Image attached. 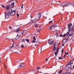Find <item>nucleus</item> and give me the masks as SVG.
<instances>
[{
  "label": "nucleus",
  "instance_id": "obj_30",
  "mask_svg": "<svg viewBox=\"0 0 74 74\" xmlns=\"http://www.w3.org/2000/svg\"><path fill=\"white\" fill-rule=\"evenodd\" d=\"M13 47H14V44L12 45V46H11L10 47V48H12Z\"/></svg>",
  "mask_w": 74,
  "mask_h": 74
},
{
  "label": "nucleus",
  "instance_id": "obj_36",
  "mask_svg": "<svg viewBox=\"0 0 74 74\" xmlns=\"http://www.w3.org/2000/svg\"><path fill=\"white\" fill-rule=\"evenodd\" d=\"M71 30L72 32H74V29H71Z\"/></svg>",
  "mask_w": 74,
  "mask_h": 74
},
{
  "label": "nucleus",
  "instance_id": "obj_7",
  "mask_svg": "<svg viewBox=\"0 0 74 74\" xmlns=\"http://www.w3.org/2000/svg\"><path fill=\"white\" fill-rule=\"evenodd\" d=\"M25 66V64L23 63H21V65L18 66V68H22V67Z\"/></svg>",
  "mask_w": 74,
  "mask_h": 74
},
{
  "label": "nucleus",
  "instance_id": "obj_6",
  "mask_svg": "<svg viewBox=\"0 0 74 74\" xmlns=\"http://www.w3.org/2000/svg\"><path fill=\"white\" fill-rule=\"evenodd\" d=\"M72 23H71L70 24H69L68 25V30L69 32H70V30H71V26H72Z\"/></svg>",
  "mask_w": 74,
  "mask_h": 74
},
{
  "label": "nucleus",
  "instance_id": "obj_54",
  "mask_svg": "<svg viewBox=\"0 0 74 74\" xmlns=\"http://www.w3.org/2000/svg\"><path fill=\"white\" fill-rule=\"evenodd\" d=\"M64 55H65V56H66V53H65V54H64Z\"/></svg>",
  "mask_w": 74,
  "mask_h": 74
},
{
  "label": "nucleus",
  "instance_id": "obj_57",
  "mask_svg": "<svg viewBox=\"0 0 74 74\" xmlns=\"http://www.w3.org/2000/svg\"><path fill=\"white\" fill-rule=\"evenodd\" d=\"M58 2H59V3H61V2H60V1H58Z\"/></svg>",
  "mask_w": 74,
  "mask_h": 74
},
{
  "label": "nucleus",
  "instance_id": "obj_18",
  "mask_svg": "<svg viewBox=\"0 0 74 74\" xmlns=\"http://www.w3.org/2000/svg\"><path fill=\"white\" fill-rule=\"evenodd\" d=\"M35 27H38V26H37V24H35Z\"/></svg>",
  "mask_w": 74,
  "mask_h": 74
},
{
  "label": "nucleus",
  "instance_id": "obj_24",
  "mask_svg": "<svg viewBox=\"0 0 74 74\" xmlns=\"http://www.w3.org/2000/svg\"><path fill=\"white\" fill-rule=\"evenodd\" d=\"M32 43H34V42H36V41L34 40L33 39L32 41Z\"/></svg>",
  "mask_w": 74,
  "mask_h": 74
},
{
  "label": "nucleus",
  "instance_id": "obj_28",
  "mask_svg": "<svg viewBox=\"0 0 74 74\" xmlns=\"http://www.w3.org/2000/svg\"><path fill=\"white\" fill-rule=\"evenodd\" d=\"M62 72V70H61V71H60L59 72V73L60 74V73H61Z\"/></svg>",
  "mask_w": 74,
  "mask_h": 74
},
{
  "label": "nucleus",
  "instance_id": "obj_49",
  "mask_svg": "<svg viewBox=\"0 0 74 74\" xmlns=\"http://www.w3.org/2000/svg\"><path fill=\"white\" fill-rule=\"evenodd\" d=\"M66 55H69V53H68V52H67L66 53Z\"/></svg>",
  "mask_w": 74,
  "mask_h": 74
},
{
  "label": "nucleus",
  "instance_id": "obj_2",
  "mask_svg": "<svg viewBox=\"0 0 74 74\" xmlns=\"http://www.w3.org/2000/svg\"><path fill=\"white\" fill-rule=\"evenodd\" d=\"M41 18V13H39L36 14L35 19L36 21H38Z\"/></svg>",
  "mask_w": 74,
  "mask_h": 74
},
{
  "label": "nucleus",
  "instance_id": "obj_8",
  "mask_svg": "<svg viewBox=\"0 0 74 74\" xmlns=\"http://www.w3.org/2000/svg\"><path fill=\"white\" fill-rule=\"evenodd\" d=\"M65 7H68L70 5V4H69V3L67 2H65Z\"/></svg>",
  "mask_w": 74,
  "mask_h": 74
},
{
  "label": "nucleus",
  "instance_id": "obj_9",
  "mask_svg": "<svg viewBox=\"0 0 74 74\" xmlns=\"http://www.w3.org/2000/svg\"><path fill=\"white\" fill-rule=\"evenodd\" d=\"M59 42L57 41L55 42L54 44V46H56V45H59Z\"/></svg>",
  "mask_w": 74,
  "mask_h": 74
},
{
  "label": "nucleus",
  "instance_id": "obj_48",
  "mask_svg": "<svg viewBox=\"0 0 74 74\" xmlns=\"http://www.w3.org/2000/svg\"><path fill=\"white\" fill-rule=\"evenodd\" d=\"M16 32L17 33H19V32H18V31H16Z\"/></svg>",
  "mask_w": 74,
  "mask_h": 74
},
{
  "label": "nucleus",
  "instance_id": "obj_64",
  "mask_svg": "<svg viewBox=\"0 0 74 74\" xmlns=\"http://www.w3.org/2000/svg\"><path fill=\"white\" fill-rule=\"evenodd\" d=\"M73 25H74V24H73Z\"/></svg>",
  "mask_w": 74,
  "mask_h": 74
},
{
  "label": "nucleus",
  "instance_id": "obj_60",
  "mask_svg": "<svg viewBox=\"0 0 74 74\" xmlns=\"http://www.w3.org/2000/svg\"><path fill=\"white\" fill-rule=\"evenodd\" d=\"M40 67H40V66H39V69H40Z\"/></svg>",
  "mask_w": 74,
  "mask_h": 74
},
{
  "label": "nucleus",
  "instance_id": "obj_53",
  "mask_svg": "<svg viewBox=\"0 0 74 74\" xmlns=\"http://www.w3.org/2000/svg\"><path fill=\"white\" fill-rule=\"evenodd\" d=\"M55 32H58V30H56Z\"/></svg>",
  "mask_w": 74,
  "mask_h": 74
},
{
  "label": "nucleus",
  "instance_id": "obj_1",
  "mask_svg": "<svg viewBox=\"0 0 74 74\" xmlns=\"http://www.w3.org/2000/svg\"><path fill=\"white\" fill-rule=\"evenodd\" d=\"M13 9H14V11L10 9L8 14L6 12H5V18L8 19L9 18V15L10 16H14L15 14V11L16 10V8L14 7L13 8Z\"/></svg>",
  "mask_w": 74,
  "mask_h": 74
},
{
  "label": "nucleus",
  "instance_id": "obj_40",
  "mask_svg": "<svg viewBox=\"0 0 74 74\" xmlns=\"http://www.w3.org/2000/svg\"><path fill=\"white\" fill-rule=\"evenodd\" d=\"M69 37H68V38H67V39H66V41H67V40H69Z\"/></svg>",
  "mask_w": 74,
  "mask_h": 74
},
{
  "label": "nucleus",
  "instance_id": "obj_13",
  "mask_svg": "<svg viewBox=\"0 0 74 74\" xmlns=\"http://www.w3.org/2000/svg\"><path fill=\"white\" fill-rule=\"evenodd\" d=\"M56 52L55 51L54 52V53H55V55H56V56H57V54H58V51H56Z\"/></svg>",
  "mask_w": 74,
  "mask_h": 74
},
{
  "label": "nucleus",
  "instance_id": "obj_10",
  "mask_svg": "<svg viewBox=\"0 0 74 74\" xmlns=\"http://www.w3.org/2000/svg\"><path fill=\"white\" fill-rule=\"evenodd\" d=\"M21 36L20 35H18V34H17V36H16V38H15V39L16 40H18L19 37Z\"/></svg>",
  "mask_w": 74,
  "mask_h": 74
},
{
  "label": "nucleus",
  "instance_id": "obj_41",
  "mask_svg": "<svg viewBox=\"0 0 74 74\" xmlns=\"http://www.w3.org/2000/svg\"><path fill=\"white\" fill-rule=\"evenodd\" d=\"M17 16L18 17L19 16V14H17Z\"/></svg>",
  "mask_w": 74,
  "mask_h": 74
},
{
  "label": "nucleus",
  "instance_id": "obj_17",
  "mask_svg": "<svg viewBox=\"0 0 74 74\" xmlns=\"http://www.w3.org/2000/svg\"><path fill=\"white\" fill-rule=\"evenodd\" d=\"M25 40L27 42H29V39H25Z\"/></svg>",
  "mask_w": 74,
  "mask_h": 74
},
{
  "label": "nucleus",
  "instance_id": "obj_43",
  "mask_svg": "<svg viewBox=\"0 0 74 74\" xmlns=\"http://www.w3.org/2000/svg\"><path fill=\"white\" fill-rule=\"evenodd\" d=\"M26 40L25 39H23V41H24V42H25V41Z\"/></svg>",
  "mask_w": 74,
  "mask_h": 74
},
{
  "label": "nucleus",
  "instance_id": "obj_27",
  "mask_svg": "<svg viewBox=\"0 0 74 74\" xmlns=\"http://www.w3.org/2000/svg\"><path fill=\"white\" fill-rule=\"evenodd\" d=\"M70 34V33H69V32H67L66 33V35H67V36H69V34Z\"/></svg>",
  "mask_w": 74,
  "mask_h": 74
},
{
  "label": "nucleus",
  "instance_id": "obj_39",
  "mask_svg": "<svg viewBox=\"0 0 74 74\" xmlns=\"http://www.w3.org/2000/svg\"><path fill=\"white\" fill-rule=\"evenodd\" d=\"M9 28H10V29H12V28L11 27L9 26Z\"/></svg>",
  "mask_w": 74,
  "mask_h": 74
},
{
  "label": "nucleus",
  "instance_id": "obj_21",
  "mask_svg": "<svg viewBox=\"0 0 74 74\" xmlns=\"http://www.w3.org/2000/svg\"><path fill=\"white\" fill-rule=\"evenodd\" d=\"M21 48H23L24 47V45H21Z\"/></svg>",
  "mask_w": 74,
  "mask_h": 74
},
{
  "label": "nucleus",
  "instance_id": "obj_42",
  "mask_svg": "<svg viewBox=\"0 0 74 74\" xmlns=\"http://www.w3.org/2000/svg\"><path fill=\"white\" fill-rule=\"evenodd\" d=\"M52 27H53L52 26H51V27H50V29H52Z\"/></svg>",
  "mask_w": 74,
  "mask_h": 74
},
{
  "label": "nucleus",
  "instance_id": "obj_31",
  "mask_svg": "<svg viewBox=\"0 0 74 74\" xmlns=\"http://www.w3.org/2000/svg\"><path fill=\"white\" fill-rule=\"evenodd\" d=\"M41 31V29H40L39 30H38L37 31V33H38V32H40V31Z\"/></svg>",
  "mask_w": 74,
  "mask_h": 74
},
{
  "label": "nucleus",
  "instance_id": "obj_46",
  "mask_svg": "<svg viewBox=\"0 0 74 74\" xmlns=\"http://www.w3.org/2000/svg\"><path fill=\"white\" fill-rule=\"evenodd\" d=\"M23 5H22L21 6V8H23Z\"/></svg>",
  "mask_w": 74,
  "mask_h": 74
},
{
  "label": "nucleus",
  "instance_id": "obj_11",
  "mask_svg": "<svg viewBox=\"0 0 74 74\" xmlns=\"http://www.w3.org/2000/svg\"><path fill=\"white\" fill-rule=\"evenodd\" d=\"M61 5L62 6V7H65V3L64 2L63 3H62L61 4Z\"/></svg>",
  "mask_w": 74,
  "mask_h": 74
},
{
  "label": "nucleus",
  "instance_id": "obj_20",
  "mask_svg": "<svg viewBox=\"0 0 74 74\" xmlns=\"http://www.w3.org/2000/svg\"><path fill=\"white\" fill-rule=\"evenodd\" d=\"M41 69V67H40V68H39V67L38 66H37L36 68L37 70H38V69Z\"/></svg>",
  "mask_w": 74,
  "mask_h": 74
},
{
  "label": "nucleus",
  "instance_id": "obj_61",
  "mask_svg": "<svg viewBox=\"0 0 74 74\" xmlns=\"http://www.w3.org/2000/svg\"><path fill=\"white\" fill-rule=\"evenodd\" d=\"M74 61V59L73 60V61Z\"/></svg>",
  "mask_w": 74,
  "mask_h": 74
},
{
  "label": "nucleus",
  "instance_id": "obj_16",
  "mask_svg": "<svg viewBox=\"0 0 74 74\" xmlns=\"http://www.w3.org/2000/svg\"><path fill=\"white\" fill-rule=\"evenodd\" d=\"M55 49H56V47H55V46L54 45V47L53 49V51H54Z\"/></svg>",
  "mask_w": 74,
  "mask_h": 74
},
{
  "label": "nucleus",
  "instance_id": "obj_55",
  "mask_svg": "<svg viewBox=\"0 0 74 74\" xmlns=\"http://www.w3.org/2000/svg\"><path fill=\"white\" fill-rule=\"evenodd\" d=\"M62 35H60V37H62Z\"/></svg>",
  "mask_w": 74,
  "mask_h": 74
},
{
  "label": "nucleus",
  "instance_id": "obj_3",
  "mask_svg": "<svg viewBox=\"0 0 74 74\" xmlns=\"http://www.w3.org/2000/svg\"><path fill=\"white\" fill-rule=\"evenodd\" d=\"M14 2H13V3H11V5H8L6 7V10H8L10 8H13V6L14 5Z\"/></svg>",
  "mask_w": 74,
  "mask_h": 74
},
{
  "label": "nucleus",
  "instance_id": "obj_52",
  "mask_svg": "<svg viewBox=\"0 0 74 74\" xmlns=\"http://www.w3.org/2000/svg\"><path fill=\"white\" fill-rule=\"evenodd\" d=\"M41 26H40L39 28H40V29H41Z\"/></svg>",
  "mask_w": 74,
  "mask_h": 74
},
{
  "label": "nucleus",
  "instance_id": "obj_22",
  "mask_svg": "<svg viewBox=\"0 0 74 74\" xmlns=\"http://www.w3.org/2000/svg\"><path fill=\"white\" fill-rule=\"evenodd\" d=\"M33 38L34 40H35V41H36V38H35V36H34L33 37Z\"/></svg>",
  "mask_w": 74,
  "mask_h": 74
},
{
  "label": "nucleus",
  "instance_id": "obj_12",
  "mask_svg": "<svg viewBox=\"0 0 74 74\" xmlns=\"http://www.w3.org/2000/svg\"><path fill=\"white\" fill-rule=\"evenodd\" d=\"M41 48L38 50V52L39 54H41Z\"/></svg>",
  "mask_w": 74,
  "mask_h": 74
},
{
  "label": "nucleus",
  "instance_id": "obj_5",
  "mask_svg": "<svg viewBox=\"0 0 74 74\" xmlns=\"http://www.w3.org/2000/svg\"><path fill=\"white\" fill-rule=\"evenodd\" d=\"M71 67V65L69 63V64H68L67 66H66V69L67 70L70 69V68Z\"/></svg>",
  "mask_w": 74,
  "mask_h": 74
},
{
  "label": "nucleus",
  "instance_id": "obj_51",
  "mask_svg": "<svg viewBox=\"0 0 74 74\" xmlns=\"http://www.w3.org/2000/svg\"><path fill=\"white\" fill-rule=\"evenodd\" d=\"M66 56H65V55H64L63 56V58H65V57Z\"/></svg>",
  "mask_w": 74,
  "mask_h": 74
},
{
  "label": "nucleus",
  "instance_id": "obj_25",
  "mask_svg": "<svg viewBox=\"0 0 74 74\" xmlns=\"http://www.w3.org/2000/svg\"><path fill=\"white\" fill-rule=\"evenodd\" d=\"M17 31H18V32H19L20 31V28H19L16 29Z\"/></svg>",
  "mask_w": 74,
  "mask_h": 74
},
{
  "label": "nucleus",
  "instance_id": "obj_59",
  "mask_svg": "<svg viewBox=\"0 0 74 74\" xmlns=\"http://www.w3.org/2000/svg\"><path fill=\"white\" fill-rule=\"evenodd\" d=\"M49 20H51V18H50V19H49Z\"/></svg>",
  "mask_w": 74,
  "mask_h": 74
},
{
  "label": "nucleus",
  "instance_id": "obj_38",
  "mask_svg": "<svg viewBox=\"0 0 74 74\" xmlns=\"http://www.w3.org/2000/svg\"><path fill=\"white\" fill-rule=\"evenodd\" d=\"M62 53H62H63V49H62V50L61 51Z\"/></svg>",
  "mask_w": 74,
  "mask_h": 74
},
{
  "label": "nucleus",
  "instance_id": "obj_15",
  "mask_svg": "<svg viewBox=\"0 0 74 74\" xmlns=\"http://www.w3.org/2000/svg\"><path fill=\"white\" fill-rule=\"evenodd\" d=\"M69 63L71 65L72 64H73V61H72L70 62H69Z\"/></svg>",
  "mask_w": 74,
  "mask_h": 74
},
{
  "label": "nucleus",
  "instance_id": "obj_35",
  "mask_svg": "<svg viewBox=\"0 0 74 74\" xmlns=\"http://www.w3.org/2000/svg\"><path fill=\"white\" fill-rule=\"evenodd\" d=\"M52 21H51L49 22V23H52Z\"/></svg>",
  "mask_w": 74,
  "mask_h": 74
},
{
  "label": "nucleus",
  "instance_id": "obj_62",
  "mask_svg": "<svg viewBox=\"0 0 74 74\" xmlns=\"http://www.w3.org/2000/svg\"><path fill=\"white\" fill-rule=\"evenodd\" d=\"M35 46H36V45H35Z\"/></svg>",
  "mask_w": 74,
  "mask_h": 74
},
{
  "label": "nucleus",
  "instance_id": "obj_44",
  "mask_svg": "<svg viewBox=\"0 0 74 74\" xmlns=\"http://www.w3.org/2000/svg\"><path fill=\"white\" fill-rule=\"evenodd\" d=\"M48 59H47V58H46V61H48Z\"/></svg>",
  "mask_w": 74,
  "mask_h": 74
},
{
  "label": "nucleus",
  "instance_id": "obj_26",
  "mask_svg": "<svg viewBox=\"0 0 74 74\" xmlns=\"http://www.w3.org/2000/svg\"><path fill=\"white\" fill-rule=\"evenodd\" d=\"M21 34H22V35H23L24 34V31H23Z\"/></svg>",
  "mask_w": 74,
  "mask_h": 74
},
{
  "label": "nucleus",
  "instance_id": "obj_50",
  "mask_svg": "<svg viewBox=\"0 0 74 74\" xmlns=\"http://www.w3.org/2000/svg\"><path fill=\"white\" fill-rule=\"evenodd\" d=\"M62 46H64V44H63L62 45Z\"/></svg>",
  "mask_w": 74,
  "mask_h": 74
},
{
  "label": "nucleus",
  "instance_id": "obj_34",
  "mask_svg": "<svg viewBox=\"0 0 74 74\" xmlns=\"http://www.w3.org/2000/svg\"><path fill=\"white\" fill-rule=\"evenodd\" d=\"M59 49V48H58V49H56V51H58V50Z\"/></svg>",
  "mask_w": 74,
  "mask_h": 74
},
{
  "label": "nucleus",
  "instance_id": "obj_19",
  "mask_svg": "<svg viewBox=\"0 0 74 74\" xmlns=\"http://www.w3.org/2000/svg\"><path fill=\"white\" fill-rule=\"evenodd\" d=\"M59 59H60V60H62V59H63V58H61V57H59L58 58Z\"/></svg>",
  "mask_w": 74,
  "mask_h": 74
},
{
  "label": "nucleus",
  "instance_id": "obj_58",
  "mask_svg": "<svg viewBox=\"0 0 74 74\" xmlns=\"http://www.w3.org/2000/svg\"><path fill=\"white\" fill-rule=\"evenodd\" d=\"M31 18H32V16H31Z\"/></svg>",
  "mask_w": 74,
  "mask_h": 74
},
{
  "label": "nucleus",
  "instance_id": "obj_33",
  "mask_svg": "<svg viewBox=\"0 0 74 74\" xmlns=\"http://www.w3.org/2000/svg\"><path fill=\"white\" fill-rule=\"evenodd\" d=\"M1 7H2L3 8H5V6H4L3 5H1Z\"/></svg>",
  "mask_w": 74,
  "mask_h": 74
},
{
  "label": "nucleus",
  "instance_id": "obj_23",
  "mask_svg": "<svg viewBox=\"0 0 74 74\" xmlns=\"http://www.w3.org/2000/svg\"><path fill=\"white\" fill-rule=\"evenodd\" d=\"M66 36V34H65L63 36V37H65Z\"/></svg>",
  "mask_w": 74,
  "mask_h": 74
},
{
  "label": "nucleus",
  "instance_id": "obj_4",
  "mask_svg": "<svg viewBox=\"0 0 74 74\" xmlns=\"http://www.w3.org/2000/svg\"><path fill=\"white\" fill-rule=\"evenodd\" d=\"M53 41L52 39H49V40L48 43L49 44V45H51L52 44H53Z\"/></svg>",
  "mask_w": 74,
  "mask_h": 74
},
{
  "label": "nucleus",
  "instance_id": "obj_45",
  "mask_svg": "<svg viewBox=\"0 0 74 74\" xmlns=\"http://www.w3.org/2000/svg\"><path fill=\"white\" fill-rule=\"evenodd\" d=\"M62 74H66V73L64 72V73H62Z\"/></svg>",
  "mask_w": 74,
  "mask_h": 74
},
{
  "label": "nucleus",
  "instance_id": "obj_29",
  "mask_svg": "<svg viewBox=\"0 0 74 74\" xmlns=\"http://www.w3.org/2000/svg\"><path fill=\"white\" fill-rule=\"evenodd\" d=\"M57 26L56 25H52L53 27H56Z\"/></svg>",
  "mask_w": 74,
  "mask_h": 74
},
{
  "label": "nucleus",
  "instance_id": "obj_32",
  "mask_svg": "<svg viewBox=\"0 0 74 74\" xmlns=\"http://www.w3.org/2000/svg\"><path fill=\"white\" fill-rule=\"evenodd\" d=\"M73 34H71V35H69V36L70 37H71V36H73Z\"/></svg>",
  "mask_w": 74,
  "mask_h": 74
},
{
  "label": "nucleus",
  "instance_id": "obj_47",
  "mask_svg": "<svg viewBox=\"0 0 74 74\" xmlns=\"http://www.w3.org/2000/svg\"><path fill=\"white\" fill-rule=\"evenodd\" d=\"M56 37H58V34H57V35H56Z\"/></svg>",
  "mask_w": 74,
  "mask_h": 74
},
{
  "label": "nucleus",
  "instance_id": "obj_56",
  "mask_svg": "<svg viewBox=\"0 0 74 74\" xmlns=\"http://www.w3.org/2000/svg\"><path fill=\"white\" fill-rule=\"evenodd\" d=\"M15 52V53H17L18 52Z\"/></svg>",
  "mask_w": 74,
  "mask_h": 74
},
{
  "label": "nucleus",
  "instance_id": "obj_63",
  "mask_svg": "<svg viewBox=\"0 0 74 74\" xmlns=\"http://www.w3.org/2000/svg\"><path fill=\"white\" fill-rule=\"evenodd\" d=\"M7 58H8V57H7V58H6V59H7Z\"/></svg>",
  "mask_w": 74,
  "mask_h": 74
},
{
  "label": "nucleus",
  "instance_id": "obj_37",
  "mask_svg": "<svg viewBox=\"0 0 74 74\" xmlns=\"http://www.w3.org/2000/svg\"><path fill=\"white\" fill-rule=\"evenodd\" d=\"M65 73H66V74H68V73H70L69 72H68L66 71Z\"/></svg>",
  "mask_w": 74,
  "mask_h": 74
},
{
  "label": "nucleus",
  "instance_id": "obj_14",
  "mask_svg": "<svg viewBox=\"0 0 74 74\" xmlns=\"http://www.w3.org/2000/svg\"><path fill=\"white\" fill-rule=\"evenodd\" d=\"M66 39H64L62 40V42L64 43V42H66Z\"/></svg>",
  "mask_w": 74,
  "mask_h": 74
}]
</instances>
